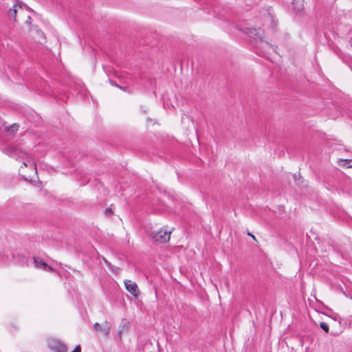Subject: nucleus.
<instances>
[{"mask_svg":"<svg viewBox=\"0 0 352 352\" xmlns=\"http://www.w3.org/2000/svg\"><path fill=\"white\" fill-rule=\"evenodd\" d=\"M172 231H168L161 228L160 230H151L148 232V236L156 243H163L168 241L170 239Z\"/></svg>","mask_w":352,"mask_h":352,"instance_id":"obj_1","label":"nucleus"},{"mask_svg":"<svg viewBox=\"0 0 352 352\" xmlns=\"http://www.w3.org/2000/svg\"><path fill=\"white\" fill-rule=\"evenodd\" d=\"M10 155L14 158H21L23 160V165L24 166H32L35 171H36V167L34 162L32 158L28 156L26 153L23 151L18 150L15 148H12L10 150Z\"/></svg>","mask_w":352,"mask_h":352,"instance_id":"obj_2","label":"nucleus"},{"mask_svg":"<svg viewBox=\"0 0 352 352\" xmlns=\"http://www.w3.org/2000/svg\"><path fill=\"white\" fill-rule=\"evenodd\" d=\"M49 347L55 352H67V346L58 340H51L48 342Z\"/></svg>","mask_w":352,"mask_h":352,"instance_id":"obj_3","label":"nucleus"},{"mask_svg":"<svg viewBox=\"0 0 352 352\" xmlns=\"http://www.w3.org/2000/svg\"><path fill=\"white\" fill-rule=\"evenodd\" d=\"M124 283L126 289L134 297H138L139 296L140 290L138 289L137 284L135 282L131 280H125Z\"/></svg>","mask_w":352,"mask_h":352,"instance_id":"obj_4","label":"nucleus"},{"mask_svg":"<svg viewBox=\"0 0 352 352\" xmlns=\"http://www.w3.org/2000/svg\"><path fill=\"white\" fill-rule=\"evenodd\" d=\"M19 10H22V6L17 3L14 4L12 8H10L8 11L9 18L15 19Z\"/></svg>","mask_w":352,"mask_h":352,"instance_id":"obj_5","label":"nucleus"},{"mask_svg":"<svg viewBox=\"0 0 352 352\" xmlns=\"http://www.w3.org/2000/svg\"><path fill=\"white\" fill-rule=\"evenodd\" d=\"M94 328L96 331L100 332L105 336L109 335V333L110 332V329L107 325H106L105 327H102L101 324H100L98 322H96L94 324Z\"/></svg>","mask_w":352,"mask_h":352,"instance_id":"obj_6","label":"nucleus"},{"mask_svg":"<svg viewBox=\"0 0 352 352\" xmlns=\"http://www.w3.org/2000/svg\"><path fill=\"white\" fill-rule=\"evenodd\" d=\"M34 263L36 267L41 269L43 270L47 267V263L39 257H34Z\"/></svg>","mask_w":352,"mask_h":352,"instance_id":"obj_7","label":"nucleus"},{"mask_svg":"<svg viewBox=\"0 0 352 352\" xmlns=\"http://www.w3.org/2000/svg\"><path fill=\"white\" fill-rule=\"evenodd\" d=\"M18 129L19 126L14 124L10 126V127L8 129V132L14 133L18 131Z\"/></svg>","mask_w":352,"mask_h":352,"instance_id":"obj_8","label":"nucleus"},{"mask_svg":"<svg viewBox=\"0 0 352 352\" xmlns=\"http://www.w3.org/2000/svg\"><path fill=\"white\" fill-rule=\"evenodd\" d=\"M320 328L324 330L325 332H329V325L326 322H320Z\"/></svg>","mask_w":352,"mask_h":352,"instance_id":"obj_9","label":"nucleus"},{"mask_svg":"<svg viewBox=\"0 0 352 352\" xmlns=\"http://www.w3.org/2000/svg\"><path fill=\"white\" fill-rule=\"evenodd\" d=\"M342 162L344 166H346L348 168H352V160H344Z\"/></svg>","mask_w":352,"mask_h":352,"instance_id":"obj_10","label":"nucleus"},{"mask_svg":"<svg viewBox=\"0 0 352 352\" xmlns=\"http://www.w3.org/2000/svg\"><path fill=\"white\" fill-rule=\"evenodd\" d=\"M43 270L45 271H47V272H54V269L53 267H52L51 266H49L47 264V267L45 268Z\"/></svg>","mask_w":352,"mask_h":352,"instance_id":"obj_11","label":"nucleus"},{"mask_svg":"<svg viewBox=\"0 0 352 352\" xmlns=\"http://www.w3.org/2000/svg\"><path fill=\"white\" fill-rule=\"evenodd\" d=\"M31 19H32L31 17L28 16V20L26 21V23L30 24L31 23Z\"/></svg>","mask_w":352,"mask_h":352,"instance_id":"obj_12","label":"nucleus"},{"mask_svg":"<svg viewBox=\"0 0 352 352\" xmlns=\"http://www.w3.org/2000/svg\"><path fill=\"white\" fill-rule=\"evenodd\" d=\"M256 32V29L251 30V34H252L254 32Z\"/></svg>","mask_w":352,"mask_h":352,"instance_id":"obj_13","label":"nucleus"},{"mask_svg":"<svg viewBox=\"0 0 352 352\" xmlns=\"http://www.w3.org/2000/svg\"><path fill=\"white\" fill-rule=\"evenodd\" d=\"M106 212L107 213H110L111 212V210L110 209H107L106 210Z\"/></svg>","mask_w":352,"mask_h":352,"instance_id":"obj_14","label":"nucleus"},{"mask_svg":"<svg viewBox=\"0 0 352 352\" xmlns=\"http://www.w3.org/2000/svg\"><path fill=\"white\" fill-rule=\"evenodd\" d=\"M249 235H250V236H252V238H253L254 239H255V236H254V235L250 234H249Z\"/></svg>","mask_w":352,"mask_h":352,"instance_id":"obj_15","label":"nucleus"}]
</instances>
